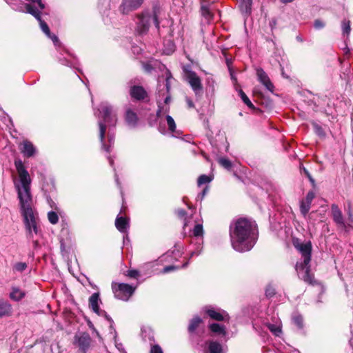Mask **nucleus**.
I'll list each match as a JSON object with an SVG mask.
<instances>
[{
  "label": "nucleus",
  "mask_w": 353,
  "mask_h": 353,
  "mask_svg": "<svg viewBox=\"0 0 353 353\" xmlns=\"http://www.w3.org/2000/svg\"><path fill=\"white\" fill-rule=\"evenodd\" d=\"M218 162L222 167H223L225 169L228 170H230L232 167V162L226 158H219Z\"/></svg>",
  "instance_id": "7c9ffc66"
},
{
  "label": "nucleus",
  "mask_w": 353,
  "mask_h": 353,
  "mask_svg": "<svg viewBox=\"0 0 353 353\" xmlns=\"http://www.w3.org/2000/svg\"><path fill=\"white\" fill-rule=\"evenodd\" d=\"M159 131H160L162 134L165 133V128H162V125H161V123H160V125H159Z\"/></svg>",
  "instance_id": "864d4df0"
},
{
  "label": "nucleus",
  "mask_w": 353,
  "mask_h": 353,
  "mask_svg": "<svg viewBox=\"0 0 353 353\" xmlns=\"http://www.w3.org/2000/svg\"><path fill=\"white\" fill-rule=\"evenodd\" d=\"M166 123L168 127V130L170 132H174L176 130V123L173 118L170 115L165 117Z\"/></svg>",
  "instance_id": "c756f323"
},
{
  "label": "nucleus",
  "mask_w": 353,
  "mask_h": 353,
  "mask_svg": "<svg viewBox=\"0 0 353 353\" xmlns=\"http://www.w3.org/2000/svg\"><path fill=\"white\" fill-rule=\"evenodd\" d=\"M212 180V179L210 176L205 174H202L199 177L197 180V184L199 186H201L203 184L210 183Z\"/></svg>",
  "instance_id": "e433bc0d"
},
{
  "label": "nucleus",
  "mask_w": 353,
  "mask_h": 353,
  "mask_svg": "<svg viewBox=\"0 0 353 353\" xmlns=\"http://www.w3.org/2000/svg\"><path fill=\"white\" fill-rule=\"evenodd\" d=\"M186 102L189 108H194V103L190 98H186Z\"/></svg>",
  "instance_id": "3c124183"
},
{
  "label": "nucleus",
  "mask_w": 353,
  "mask_h": 353,
  "mask_svg": "<svg viewBox=\"0 0 353 353\" xmlns=\"http://www.w3.org/2000/svg\"><path fill=\"white\" fill-rule=\"evenodd\" d=\"M159 12L158 9H154L152 12L145 11L139 16L137 31L139 34H143L148 32L151 21L154 23L157 29L159 28V21H158Z\"/></svg>",
  "instance_id": "423d86ee"
},
{
  "label": "nucleus",
  "mask_w": 353,
  "mask_h": 353,
  "mask_svg": "<svg viewBox=\"0 0 353 353\" xmlns=\"http://www.w3.org/2000/svg\"><path fill=\"white\" fill-rule=\"evenodd\" d=\"M296 248L301 254L303 261H299L296 264V270L299 276L305 282L312 284L313 283V276L310 273L311 261L312 245L310 242L300 243L295 245Z\"/></svg>",
  "instance_id": "20e7f679"
},
{
  "label": "nucleus",
  "mask_w": 353,
  "mask_h": 353,
  "mask_svg": "<svg viewBox=\"0 0 353 353\" xmlns=\"http://www.w3.org/2000/svg\"><path fill=\"white\" fill-rule=\"evenodd\" d=\"M150 353H163V352L159 345H153L150 347Z\"/></svg>",
  "instance_id": "ea45409f"
},
{
  "label": "nucleus",
  "mask_w": 353,
  "mask_h": 353,
  "mask_svg": "<svg viewBox=\"0 0 353 353\" xmlns=\"http://www.w3.org/2000/svg\"><path fill=\"white\" fill-rule=\"evenodd\" d=\"M315 196V194L313 191H310L307 192L305 199L302 200L300 203V212L301 214L305 217L310 220L312 219V215L314 213L313 212L308 214V212L311 208L312 202Z\"/></svg>",
  "instance_id": "f8f14e48"
},
{
  "label": "nucleus",
  "mask_w": 353,
  "mask_h": 353,
  "mask_svg": "<svg viewBox=\"0 0 353 353\" xmlns=\"http://www.w3.org/2000/svg\"><path fill=\"white\" fill-rule=\"evenodd\" d=\"M203 234V230L202 224H196L192 230V235L194 237H202Z\"/></svg>",
  "instance_id": "2f4dec72"
},
{
  "label": "nucleus",
  "mask_w": 353,
  "mask_h": 353,
  "mask_svg": "<svg viewBox=\"0 0 353 353\" xmlns=\"http://www.w3.org/2000/svg\"><path fill=\"white\" fill-rule=\"evenodd\" d=\"M139 274V272L136 270H130L128 272V276L130 278H137Z\"/></svg>",
  "instance_id": "c03bdc74"
},
{
  "label": "nucleus",
  "mask_w": 353,
  "mask_h": 353,
  "mask_svg": "<svg viewBox=\"0 0 353 353\" xmlns=\"http://www.w3.org/2000/svg\"><path fill=\"white\" fill-rule=\"evenodd\" d=\"M66 57H64L63 54L60 57H59V61L61 64L63 65L68 66L70 68H74L78 69V60L77 59L73 56L72 54L70 53L67 50L65 51Z\"/></svg>",
  "instance_id": "dca6fc26"
},
{
  "label": "nucleus",
  "mask_w": 353,
  "mask_h": 353,
  "mask_svg": "<svg viewBox=\"0 0 353 353\" xmlns=\"http://www.w3.org/2000/svg\"><path fill=\"white\" fill-rule=\"evenodd\" d=\"M19 180L14 181V186L19 199L20 212L23 217L26 238L38 245L36 239L41 235L40 221L37 212L33 208L30 193L31 179L21 161H15Z\"/></svg>",
  "instance_id": "f257e3e1"
},
{
  "label": "nucleus",
  "mask_w": 353,
  "mask_h": 353,
  "mask_svg": "<svg viewBox=\"0 0 353 353\" xmlns=\"http://www.w3.org/2000/svg\"><path fill=\"white\" fill-rule=\"evenodd\" d=\"M179 268L178 266H176V265H168V266H165L161 271V273L163 274H166V273H168L171 271H173V270H177L179 269Z\"/></svg>",
  "instance_id": "a19ab883"
},
{
  "label": "nucleus",
  "mask_w": 353,
  "mask_h": 353,
  "mask_svg": "<svg viewBox=\"0 0 353 353\" xmlns=\"http://www.w3.org/2000/svg\"><path fill=\"white\" fill-rule=\"evenodd\" d=\"M115 226L121 233H128L130 228L129 219L118 215L115 220Z\"/></svg>",
  "instance_id": "6ab92c4d"
},
{
  "label": "nucleus",
  "mask_w": 353,
  "mask_h": 353,
  "mask_svg": "<svg viewBox=\"0 0 353 353\" xmlns=\"http://www.w3.org/2000/svg\"><path fill=\"white\" fill-rule=\"evenodd\" d=\"M201 12L202 15L208 19H212V14L208 6H201Z\"/></svg>",
  "instance_id": "4c0bfd02"
},
{
  "label": "nucleus",
  "mask_w": 353,
  "mask_h": 353,
  "mask_svg": "<svg viewBox=\"0 0 353 353\" xmlns=\"http://www.w3.org/2000/svg\"><path fill=\"white\" fill-rule=\"evenodd\" d=\"M325 26V23L323 21H322L320 19H316L314 21V27L316 28V29H321L323 28V27Z\"/></svg>",
  "instance_id": "37998d69"
},
{
  "label": "nucleus",
  "mask_w": 353,
  "mask_h": 353,
  "mask_svg": "<svg viewBox=\"0 0 353 353\" xmlns=\"http://www.w3.org/2000/svg\"><path fill=\"white\" fill-rule=\"evenodd\" d=\"M256 74L259 81L268 90L272 92L274 90V85L265 71L261 68H258L256 70Z\"/></svg>",
  "instance_id": "a211bd4d"
},
{
  "label": "nucleus",
  "mask_w": 353,
  "mask_h": 353,
  "mask_svg": "<svg viewBox=\"0 0 353 353\" xmlns=\"http://www.w3.org/2000/svg\"><path fill=\"white\" fill-rule=\"evenodd\" d=\"M276 24H277V20L275 18L271 19V20L269 22L270 27L271 28L272 30H273L274 28H276Z\"/></svg>",
  "instance_id": "49530a36"
},
{
  "label": "nucleus",
  "mask_w": 353,
  "mask_h": 353,
  "mask_svg": "<svg viewBox=\"0 0 353 353\" xmlns=\"http://www.w3.org/2000/svg\"><path fill=\"white\" fill-rule=\"evenodd\" d=\"M202 320L199 316H194L192 318L188 326L189 332H194L196 329L199 327V324L201 323Z\"/></svg>",
  "instance_id": "cd10ccee"
},
{
  "label": "nucleus",
  "mask_w": 353,
  "mask_h": 353,
  "mask_svg": "<svg viewBox=\"0 0 353 353\" xmlns=\"http://www.w3.org/2000/svg\"><path fill=\"white\" fill-rule=\"evenodd\" d=\"M92 339L89 334L81 332L76 334L73 345L78 349L79 353H87L91 347Z\"/></svg>",
  "instance_id": "6e6552de"
},
{
  "label": "nucleus",
  "mask_w": 353,
  "mask_h": 353,
  "mask_svg": "<svg viewBox=\"0 0 353 353\" xmlns=\"http://www.w3.org/2000/svg\"><path fill=\"white\" fill-rule=\"evenodd\" d=\"M99 294L94 293L89 299V306L93 310L94 312L97 314L99 316H104L107 321L110 323V330H113L115 333V330L113 328V320L107 314L106 312L102 310H100L99 305Z\"/></svg>",
  "instance_id": "1a4fd4ad"
},
{
  "label": "nucleus",
  "mask_w": 353,
  "mask_h": 353,
  "mask_svg": "<svg viewBox=\"0 0 353 353\" xmlns=\"http://www.w3.org/2000/svg\"><path fill=\"white\" fill-rule=\"evenodd\" d=\"M316 130H317L318 133L320 134H321V128L316 127Z\"/></svg>",
  "instance_id": "680f3d73"
},
{
  "label": "nucleus",
  "mask_w": 353,
  "mask_h": 353,
  "mask_svg": "<svg viewBox=\"0 0 353 353\" xmlns=\"http://www.w3.org/2000/svg\"><path fill=\"white\" fill-rule=\"evenodd\" d=\"M184 71L185 72V79L190 85L195 94H199L202 91V85L200 77L196 74V72L187 68H185Z\"/></svg>",
  "instance_id": "9d476101"
},
{
  "label": "nucleus",
  "mask_w": 353,
  "mask_h": 353,
  "mask_svg": "<svg viewBox=\"0 0 353 353\" xmlns=\"http://www.w3.org/2000/svg\"><path fill=\"white\" fill-rule=\"evenodd\" d=\"M129 94L133 101H148V94L145 88L141 85H131L129 89Z\"/></svg>",
  "instance_id": "9b49d317"
},
{
  "label": "nucleus",
  "mask_w": 353,
  "mask_h": 353,
  "mask_svg": "<svg viewBox=\"0 0 353 353\" xmlns=\"http://www.w3.org/2000/svg\"><path fill=\"white\" fill-rule=\"evenodd\" d=\"M275 294V290L271 286H268L265 290V295L267 297H272Z\"/></svg>",
  "instance_id": "79ce46f5"
},
{
  "label": "nucleus",
  "mask_w": 353,
  "mask_h": 353,
  "mask_svg": "<svg viewBox=\"0 0 353 353\" xmlns=\"http://www.w3.org/2000/svg\"><path fill=\"white\" fill-rule=\"evenodd\" d=\"M252 0H241L239 4L241 11L245 14H250L252 10Z\"/></svg>",
  "instance_id": "bb28decb"
},
{
  "label": "nucleus",
  "mask_w": 353,
  "mask_h": 353,
  "mask_svg": "<svg viewBox=\"0 0 353 353\" xmlns=\"http://www.w3.org/2000/svg\"><path fill=\"white\" fill-rule=\"evenodd\" d=\"M115 347L120 352V353H125L123 345L121 343H117L115 341Z\"/></svg>",
  "instance_id": "de8ad7c7"
},
{
  "label": "nucleus",
  "mask_w": 353,
  "mask_h": 353,
  "mask_svg": "<svg viewBox=\"0 0 353 353\" xmlns=\"http://www.w3.org/2000/svg\"><path fill=\"white\" fill-rule=\"evenodd\" d=\"M331 209L334 221L336 223L338 226L342 228L346 232H349L350 228H352L353 225H351L350 223L345 224L343 220L342 212L341 210L339 208V207L336 205L333 204L332 205Z\"/></svg>",
  "instance_id": "ddd939ff"
},
{
  "label": "nucleus",
  "mask_w": 353,
  "mask_h": 353,
  "mask_svg": "<svg viewBox=\"0 0 353 353\" xmlns=\"http://www.w3.org/2000/svg\"><path fill=\"white\" fill-rule=\"evenodd\" d=\"M11 305L8 302L0 299V317L8 316L11 314Z\"/></svg>",
  "instance_id": "b1692460"
},
{
  "label": "nucleus",
  "mask_w": 353,
  "mask_h": 353,
  "mask_svg": "<svg viewBox=\"0 0 353 353\" xmlns=\"http://www.w3.org/2000/svg\"><path fill=\"white\" fill-rule=\"evenodd\" d=\"M125 236H123V241L124 242L125 241H129V237H128V233H125Z\"/></svg>",
  "instance_id": "6e6d98bb"
},
{
  "label": "nucleus",
  "mask_w": 353,
  "mask_h": 353,
  "mask_svg": "<svg viewBox=\"0 0 353 353\" xmlns=\"http://www.w3.org/2000/svg\"><path fill=\"white\" fill-rule=\"evenodd\" d=\"M20 150L24 157L30 158L33 157L36 152V148L32 142L25 140L19 145Z\"/></svg>",
  "instance_id": "f3484780"
},
{
  "label": "nucleus",
  "mask_w": 353,
  "mask_h": 353,
  "mask_svg": "<svg viewBox=\"0 0 353 353\" xmlns=\"http://www.w3.org/2000/svg\"><path fill=\"white\" fill-rule=\"evenodd\" d=\"M154 263V262H150V263H149L148 265L153 266Z\"/></svg>",
  "instance_id": "338daca9"
},
{
  "label": "nucleus",
  "mask_w": 353,
  "mask_h": 353,
  "mask_svg": "<svg viewBox=\"0 0 353 353\" xmlns=\"http://www.w3.org/2000/svg\"><path fill=\"white\" fill-rule=\"evenodd\" d=\"M345 210L348 215V221L351 225L353 223V202L348 201L347 203V206L345 207Z\"/></svg>",
  "instance_id": "c85d7f7f"
},
{
  "label": "nucleus",
  "mask_w": 353,
  "mask_h": 353,
  "mask_svg": "<svg viewBox=\"0 0 353 353\" xmlns=\"http://www.w3.org/2000/svg\"><path fill=\"white\" fill-rule=\"evenodd\" d=\"M27 268V264L24 262H19L14 265L13 269L17 272H23Z\"/></svg>",
  "instance_id": "58836bf2"
},
{
  "label": "nucleus",
  "mask_w": 353,
  "mask_h": 353,
  "mask_svg": "<svg viewBox=\"0 0 353 353\" xmlns=\"http://www.w3.org/2000/svg\"><path fill=\"white\" fill-rule=\"evenodd\" d=\"M172 75L170 71L167 70L165 73V80L163 83H161V79H159L157 86V101L158 104V110L157 114L160 117L161 114L167 113L169 111V103L171 101L170 94V79Z\"/></svg>",
  "instance_id": "39448f33"
},
{
  "label": "nucleus",
  "mask_w": 353,
  "mask_h": 353,
  "mask_svg": "<svg viewBox=\"0 0 353 353\" xmlns=\"http://www.w3.org/2000/svg\"><path fill=\"white\" fill-rule=\"evenodd\" d=\"M88 325L90 328H93V325L90 322L89 323Z\"/></svg>",
  "instance_id": "69168bd1"
},
{
  "label": "nucleus",
  "mask_w": 353,
  "mask_h": 353,
  "mask_svg": "<svg viewBox=\"0 0 353 353\" xmlns=\"http://www.w3.org/2000/svg\"><path fill=\"white\" fill-rule=\"evenodd\" d=\"M341 28L343 34H347L348 36L351 31L350 21L343 20L341 23Z\"/></svg>",
  "instance_id": "473e14b6"
},
{
  "label": "nucleus",
  "mask_w": 353,
  "mask_h": 353,
  "mask_svg": "<svg viewBox=\"0 0 353 353\" xmlns=\"http://www.w3.org/2000/svg\"><path fill=\"white\" fill-rule=\"evenodd\" d=\"M231 74V79L234 81L236 82V79L234 77V74L232 73L230 74Z\"/></svg>",
  "instance_id": "13d9d810"
},
{
  "label": "nucleus",
  "mask_w": 353,
  "mask_h": 353,
  "mask_svg": "<svg viewBox=\"0 0 353 353\" xmlns=\"http://www.w3.org/2000/svg\"><path fill=\"white\" fill-rule=\"evenodd\" d=\"M8 120L9 123H10L12 124V120H11V119H10V118H8Z\"/></svg>",
  "instance_id": "774afa93"
},
{
  "label": "nucleus",
  "mask_w": 353,
  "mask_h": 353,
  "mask_svg": "<svg viewBox=\"0 0 353 353\" xmlns=\"http://www.w3.org/2000/svg\"><path fill=\"white\" fill-rule=\"evenodd\" d=\"M170 48L169 50H168V51L166 52L167 54H170V53H172V52L174 51V45L173 43L170 42Z\"/></svg>",
  "instance_id": "603ef678"
},
{
  "label": "nucleus",
  "mask_w": 353,
  "mask_h": 353,
  "mask_svg": "<svg viewBox=\"0 0 353 353\" xmlns=\"http://www.w3.org/2000/svg\"><path fill=\"white\" fill-rule=\"evenodd\" d=\"M349 51H350V50L346 47V48H345V53H347V52H349Z\"/></svg>",
  "instance_id": "0e129e2a"
},
{
  "label": "nucleus",
  "mask_w": 353,
  "mask_h": 353,
  "mask_svg": "<svg viewBox=\"0 0 353 353\" xmlns=\"http://www.w3.org/2000/svg\"><path fill=\"white\" fill-rule=\"evenodd\" d=\"M48 219L50 223L57 224L59 221V216L54 211H50L48 213Z\"/></svg>",
  "instance_id": "c9c22d12"
},
{
  "label": "nucleus",
  "mask_w": 353,
  "mask_h": 353,
  "mask_svg": "<svg viewBox=\"0 0 353 353\" xmlns=\"http://www.w3.org/2000/svg\"><path fill=\"white\" fill-rule=\"evenodd\" d=\"M125 121L131 128H135L137 124L138 117L137 114L131 109H127L125 112Z\"/></svg>",
  "instance_id": "412c9836"
},
{
  "label": "nucleus",
  "mask_w": 353,
  "mask_h": 353,
  "mask_svg": "<svg viewBox=\"0 0 353 353\" xmlns=\"http://www.w3.org/2000/svg\"><path fill=\"white\" fill-rule=\"evenodd\" d=\"M26 295L24 291L17 287H12V291L10 293V298L14 301H19Z\"/></svg>",
  "instance_id": "4be33fe9"
},
{
  "label": "nucleus",
  "mask_w": 353,
  "mask_h": 353,
  "mask_svg": "<svg viewBox=\"0 0 353 353\" xmlns=\"http://www.w3.org/2000/svg\"><path fill=\"white\" fill-rule=\"evenodd\" d=\"M206 313L212 319L218 321H228L230 319L228 314L225 311L221 310L209 308L206 310Z\"/></svg>",
  "instance_id": "2eb2a0df"
},
{
  "label": "nucleus",
  "mask_w": 353,
  "mask_h": 353,
  "mask_svg": "<svg viewBox=\"0 0 353 353\" xmlns=\"http://www.w3.org/2000/svg\"><path fill=\"white\" fill-rule=\"evenodd\" d=\"M305 174L309 176L310 179L311 181H312V178H311V177H310V176L309 172H308L306 170H305Z\"/></svg>",
  "instance_id": "052dcab7"
},
{
  "label": "nucleus",
  "mask_w": 353,
  "mask_h": 353,
  "mask_svg": "<svg viewBox=\"0 0 353 353\" xmlns=\"http://www.w3.org/2000/svg\"><path fill=\"white\" fill-rule=\"evenodd\" d=\"M210 330L220 337H225L227 335L226 328L224 325H221L219 323H212L209 325Z\"/></svg>",
  "instance_id": "aec40b11"
},
{
  "label": "nucleus",
  "mask_w": 353,
  "mask_h": 353,
  "mask_svg": "<svg viewBox=\"0 0 353 353\" xmlns=\"http://www.w3.org/2000/svg\"><path fill=\"white\" fill-rule=\"evenodd\" d=\"M112 292L114 296L122 301H128L135 291V288L126 283H117L112 282Z\"/></svg>",
  "instance_id": "0eeeda50"
},
{
  "label": "nucleus",
  "mask_w": 353,
  "mask_h": 353,
  "mask_svg": "<svg viewBox=\"0 0 353 353\" xmlns=\"http://www.w3.org/2000/svg\"><path fill=\"white\" fill-rule=\"evenodd\" d=\"M208 349L210 353H222L223 348L222 345L216 341H210L208 343Z\"/></svg>",
  "instance_id": "a878e982"
},
{
  "label": "nucleus",
  "mask_w": 353,
  "mask_h": 353,
  "mask_svg": "<svg viewBox=\"0 0 353 353\" xmlns=\"http://www.w3.org/2000/svg\"><path fill=\"white\" fill-rule=\"evenodd\" d=\"M292 321L299 330H303L304 327L303 318L301 314L298 312H294L292 314Z\"/></svg>",
  "instance_id": "393cba45"
},
{
  "label": "nucleus",
  "mask_w": 353,
  "mask_h": 353,
  "mask_svg": "<svg viewBox=\"0 0 353 353\" xmlns=\"http://www.w3.org/2000/svg\"><path fill=\"white\" fill-rule=\"evenodd\" d=\"M176 214L180 218H183L186 215V212L183 209H179L176 211Z\"/></svg>",
  "instance_id": "09e8293b"
},
{
  "label": "nucleus",
  "mask_w": 353,
  "mask_h": 353,
  "mask_svg": "<svg viewBox=\"0 0 353 353\" xmlns=\"http://www.w3.org/2000/svg\"><path fill=\"white\" fill-rule=\"evenodd\" d=\"M294 0H280V1L283 3H288L292 2Z\"/></svg>",
  "instance_id": "5fc2aeb1"
},
{
  "label": "nucleus",
  "mask_w": 353,
  "mask_h": 353,
  "mask_svg": "<svg viewBox=\"0 0 353 353\" xmlns=\"http://www.w3.org/2000/svg\"><path fill=\"white\" fill-rule=\"evenodd\" d=\"M115 181L117 183V185L120 186V183L119 182V178H118V176L117 174H115Z\"/></svg>",
  "instance_id": "4d7b16f0"
},
{
  "label": "nucleus",
  "mask_w": 353,
  "mask_h": 353,
  "mask_svg": "<svg viewBox=\"0 0 353 353\" xmlns=\"http://www.w3.org/2000/svg\"><path fill=\"white\" fill-rule=\"evenodd\" d=\"M229 234L232 248L239 252L250 251L258 238L255 223L245 218L233 220L230 224Z\"/></svg>",
  "instance_id": "f03ea898"
},
{
  "label": "nucleus",
  "mask_w": 353,
  "mask_h": 353,
  "mask_svg": "<svg viewBox=\"0 0 353 353\" xmlns=\"http://www.w3.org/2000/svg\"><path fill=\"white\" fill-rule=\"evenodd\" d=\"M174 254L173 252H168L165 254H163L159 258L157 261L159 263H163L164 262H170L172 261V255Z\"/></svg>",
  "instance_id": "f704fd0d"
},
{
  "label": "nucleus",
  "mask_w": 353,
  "mask_h": 353,
  "mask_svg": "<svg viewBox=\"0 0 353 353\" xmlns=\"http://www.w3.org/2000/svg\"><path fill=\"white\" fill-rule=\"evenodd\" d=\"M188 263V262H186V263H183V265L181 266V268H183L187 267Z\"/></svg>",
  "instance_id": "e2e57ef3"
},
{
  "label": "nucleus",
  "mask_w": 353,
  "mask_h": 353,
  "mask_svg": "<svg viewBox=\"0 0 353 353\" xmlns=\"http://www.w3.org/2000/svg\"><path fill=\"white\" fill-rule=\"evenodd\" d=\"M208 192V187H205L203 191L201 192V193H200L199 195H198V199H201V200L203 199V197L205 196V195Z\"/></svg>",
  "instance_id": "8fccbe9b"
},
{
  "label": "nucleus",
  "mask_w": 353,
  "mask_h": 353,
  "mask_svg": "<svg viewBox=\"0 0 353 353\" xmlns=\"http://www.w3.org/2000/svg\"><path fill=\"white\" fill-rule=\"evenodd\" d=\"M201 249H202V246L201 244H199L195 250L192 251L191 256L199 255L201 252Z\"/></svg>",
  "instance_id": "a18cd8bd"
},
{
  "label": "nucleus",
  "mask_w": 353,
  "mask_h": 353,
  "mask_svg": "<svg viewBox=\"0 0 353 353\" xmlns=\"http://www.w3.org/2000/svg\"><path fill=\"white\" fill-rule=\"evenodd\" d=\"M267 327L270 330V332L276 336H280L282 333L281 330V323L277 319L274 321V323H268L267 324Z\"/></svg>",
  "instance_id": "5701e85b"
},
{
  "label": "nucleus",
  "mask_w": 353,
  "mask_h": 353,
  "mask_svg": "<svg viewBox=\"0 0 353 353\" xmlns=\"http://www.w3.org/2000/svg\"><path fill=\"white\" fill-rule=\"evenodd\" d=\"M143 2V0H123L120 6V10L123 14H128L130 11L139 8Z\"/></svg>",
  "instance_id": "4468645a"
},
{
  "label": "nucleus",
  "mask_w": 353,
  "mask_h": 353,
  "mask_svg": "<svg viewBox=\"0 0 353 353\" xmlns=\"http://www.w3.org/2000/svg\"><path fill=\"white\" fill-rule=\"evenodd\" d=\"M94 114L99 118V139L102 145V148L105 152H110V148L114 143V135L108 134V139L109 145H107L104 142L105 134L107 126H115L117 123L116 115L113 114L112 106L107 102L101 103L97 112H94Z\"/></svg>",
  "instance_id": "7ed1b4c3"
},
{
  "label": "nucleus",
  "mask_w": 353,
  "mask_h": 353,
  "mask_svg": "<svg viewBox=\"0 0 353 353\" xmlns=\"http://www.w3.org/2000/svg\"><path fill=\"white\" fill-rule=\"evenodd\" d=\"M239 96L241 97L242 101L246 104L249 108H254V105L248 97V96L245 94V92L242 90H239Z\"/></svg>",
  "instance_id": "72a5a7b5"
},
{
  "label": "nucleus",
  "mask_w": 353,
  "mask_h": 353,
  "mask_svg": "<svg viewBox=\"0 0 353 353\" xmlns=\"http://www.w3.org/2000/svg\"><path fill=\"white\" fill-rule=\"evenodd\" d=\"M108 160H109V163H110V165L112 166V165H113V160L110 157H108Z\"/></svg>",
  "instance_id": "bf43d9fd"
}]
</instances>
